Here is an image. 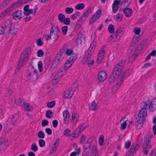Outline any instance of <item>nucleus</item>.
<instances>
[{"label":"nucleus","instance_id":"a211bd4d","mask_svg":"<svg viewBox=\"0 0 156 156\" xmlns=\"http://www.w3.org/2000/svg\"><path fill=\"white\" fill-rule=\"evenodd\" d=\"M144 121L142 120L139 121H138V120H136V122H135V127L137 129H140L142 127Z\"/></svg>","mask_w":156,"mask_h":156},{"label":"nucleus","instance_id":"e433bc0d","mask_svg":"<svg viewBox=\"0 0 156 156\" xmlns=\"http://www.w3.org/2000/svg\"><path fill=\"white\" fill-rule=\"evenodd\" d=\"M81 133V132H80V131H79V129H78L77 128L73 132V136L72 137L75 138L78 137L79 136V134H80Z\"/></svg>","mask_w":156,"mask_h":156},{"label":"nucleus","instance_id":"680f3d73","mask_svg":"<svg viewBox=\"0 0 156 156\" xmlns=\"http://www.w3.org/2000/svg\"><path fill=\"white\" fill-rule=\"evenodd\" d=\"M63 22L65 24L67 25H69L70 24L71 21L69 18H65Z\"/></svg>","mask_w":156,"mask_h":156},{"label":"nucleus","instance_id":"473e14b6","mask_svg":"<svg viewBox=\"0 0 156 156\" xmlns=\"http://www.w3.org/2000/svg\"><path fill=\"white\" fill-rule=\"evenodd\" d=\"M45 115L48 118H51L53 116L54 113L51 111L48 110L46 112Z\"/></svg>","mask_w":156,"mask_h":156},{"label":"nucleus","instance_id":"58836bf2","mask_svg":"<svg viewBox=\"0 0 156 156\" xmlns=\"http://www.w3.org/2000/svg\"><path fill=\"white\" fill-rule=\"evenodd\" d=\"M22 106H23V108L25 110L27 111H30V106L28 102H25L24 104H23V105Z\"/></svg>","mask_w":156,"mask_h":156},{"label":"nucleus","instance_id":"c03bdc74","mask_svg":"<svg viewBox=\"0 0 156 156\" xmlns=\"http://www.w3.org/2000/svg\"><path fill=\"white\" fill-rule=\"evenodd\" d=\"M7 142V140L5 138H0V145L4 144Z\"/></svg>","mask_w":156,"mask_h":156},{"label":"nucleus","instance_id":"aec40b11","mask_svg":"<svg viewBox=\"0 0 156 156\" xmlns=\"http://www.w3.org/2000/svg\"><path fill=\"white\" fill-rule=\"evenodd\" d=\"M59 144V138H57L53 144L54 145V147L53 148V149L52 151H50L51 153H53V152H55L56 151L57 148L58 147Z\"/></svg>","mask_w":156,"mask_h":156},{"label":"nucleus","instance_id":"ddd939ff","mask_svg":"<svg viewBox=\"0 0 156 156\" xmlns=\"http://www.w3.org/2000/svg\"><path fill=\"white\" fill-rule=\"evenodd\" d=\"M149 109L151 112H153L155 110H156V98H154L151 101H150Z\"/></svg>","mask_w":156,"mask_h":156},{"label":"nucleus","instance_id":"412c9836","mask_svg":"<svg viewBox=\"0 0 156 156\" xmlns=\"http://www.w3.org/2000/svg\"><path fill=\"white\" fill-rule=\"evenodd\" d=\"M123 13L127 17L130 16L133 14V12L130 8H125L123 10Z\"/></svg>","mask_w":156,"mask_h":156},{"label":"nucleus","instance_id":"20e7f679","mask_svg":"<svg viewBox=\"0 0 156 156\" xmlns=\"http://www.w3.org/2000/svg\"><path fill=\"white\" fill-rule=\"evenodd\" d=\"M28 71L30 72L29 76H31L30 78L33 81L36 80L38 77V73L37 71L34 69L33 65L31 66L30 69H29Z\"/></svg>","mask_w":156,"mask_h":156},{"label":"nucleus","instance_id":"4468645a","mask_svg":"<svg viewBox=\"0 0 156 156\" xmlns=\"http://www.w3.org/2000/svg\"><path fill=\"white\" fill-rule=\"evenodd\" d=\"M98 77L100 81H103L107 78V73L105 71H100L98 73Z\"/></svg>","mask_w":156,"mask_h":156},{"label":"nucleus","instance_id":"9d476101","mask_svg":"<svg viewBox=\"0 0 156 156\" xmlns=\"http://www.w3.org/2000/svg\"><path fill=\"white\" fill-rule=\"evenodd\" d=\"M85 38L82 33L80 32L78 35V37L76 39V43L77 44H83L85 43Z\"/></svg>","mask_w":156,"mask_h":156},{"label":"nucleus","instance_id":"6e6d98bb","mask_svg":"<svg viewBox=\"0 0 156 156\" xmlns=\"http://www.w3.org/2000/svg\"><path fill=\"white\" fill-rule=\"evenodd\" d=\"M38 66L39 71L40 72H42L43 71L42 63L41 61H40L38 62Z\"/></svg>","mask_w":156,"mask_h":156},{"label":"nucleus","instance_id":"6e6552de","mask_svg":"<svg viewBox=\"0 0 156 156\" xmlns=\"http://www.w3.org/2000/svg\"><path fill=\"white\" fill-rule=\"evenodd\" d=\"M105 47V46H103L100 50L97 58L96 62L97 63H100L103 60L104 58V56L105 55V51L104 50V48Z\"/></svg>","mask_w":156,"mask_h":156},{"label":"nucleus","instance_id":"c9c22d12","mask_svg":"<svg viewBox=\"0 0 156 156\" xmlns=\"http://www.w3.org/2000/svg\"><path fill=\"white\" fill-rule=\"evenodd\" d=\"M85 5L83 3H80L75 6V8L77 10H81L83 9Z\"/></svg>","mask_w":156,"mask_h":156},{"label":"nucleus","instance_id":"2eb2a0df","mask_svg":"<svg viewBox=\"0 0 156 156\" xmlns=\"http://www.w3.org/2000/svg\"><path fill=\"white\" fill-rule=\"evenodd\" d=\"M13 18L15 19H20L22 18L23 15L21 10L15 11L12 14Z\"/></svg>","mask_w":156,"mask_h":156},{"label":"nucleus","instance_id":"774afa93","mask_svg":"<svg viewBox=\"0 0 156 156\" xmlns=\"http://www.w3.org/2000/svg\"><path fill=\"white\" fill-rule=\"evenodd\" d=\"M127 121H128V120L124 121L121 124V128L122 130H124L126 128V122Z\"/></svg>","mask_w":156,"mask_h":156},{"label":"nucleus","instance_id":"49530a36","mask_svg":"<svg viewBox=\"0 0 156 156\" xmlns=\"http://www.w3.org/2000/svg\"><path fill=\"white\" fill-rule=\"evenodd\" d=\"M131 145V141L130 140H128L125 143L124 147L125 148H129Z\"/></svg>","mask_w":156,"mask_h":156},{"label":"nucleus","instance_id":"e2e57ef3","mask_svg":"<svg viewBox=\"0 0 156 156\" xmlns=\"http://www.w3.org/2000/svg\"><path fill=\"white\" fill-rule=\"evenodd\" d=\"M73 52V50L70 49H67L66 50V53L68 55H71Z\"/></svg>","mask_w":156,"mask_h":156},{"label":"nucleus","instance_id":"a18cd8bd","mask_svg":"<svg viewBox=\"0 0 156 156\" xmlns=\"http://www.w3.org/2000/svg\"><path fill=\"white\" fill-rule=\"evenodd\" d=\"M138 56V54H134L129 58V62H133Z\"/></svg>","mask_w":156,"mask_h":156},{"label":"nucleus","instance_id":"bf43d9fd","mask_svg":"<svg viewBox=\"0 0 156 156\" xmlns=\"http://www.w3.org/2000/svg\"><path fill=\"white\" fill-rule=\"evenodd\" d=\"M80 13L79 12H76L74 14L71 16V18L72 20H74L76 18L77 16H80Z\"/></svg>","mask_w":156,"mask_h":156},{"label":"nucleus","instance_id":"0eeeda50","mask_svg":"<svg viewBox=\"0 0 156 156\" xmlns=\"http://www.w3.org/2000/svg\"><path fill=\"white\" fill-rule=\"evenodd\" d=\"M101 12L102 10L101 9L97 10L90 19V23L93 24L97 19H98L101 16Z\"/></svg>","mask_w":156,"mask_h":156},{"label":"nucleus","instance_id":"7c9ffc66","mask_svg":"<svg viewBox=\"0 0 156 156\" xmlns=\"http://www.w3.org/2000/svg\"><path fill=\"white\" fill-rule=\"evenodd\" d=\"M60 62V61L55 58L52 62V66L54 68H56Z\"/></svg>","mask_w":156,"mask_h":156},{"label":"nucleus","instance_id":"09e8293b","mask_svg":"<svg viewBox=\"0 0 156 156\" xmlns=\"http://www.w3.org/2000/svg\"><path fill=\"white\" fill-rule=\"evenodd\" d=\"M37 136L40 138H44L45 136L44 133L43 131H41L38 133Z\"/></svg>","mask_w":156,"mask_h":156},{"label":"nucleus","instance_id":"8fccbe9b","mask_svg":"<svg viewBox=\"0 0 156 156\" xmlns=\"http://www.w3.org/2000/svg\"><path fill=\"white\" fill-rule=\"evenodd\" d=\"M51 37L54 39L55 41L57 40L58 38V34L56 33H53L52 34H51Z\"/></svg>","mask_w":156,"mask_h":156},{"label":"nucleus","instance_id":"5fc2aeb1","mask_svg":"<svg viewBox=\"0 0 156 156\" xmlns=\"http://www.w3.org/2000/svg\"><path fill=\"white\" fill-rule=\"evenodd\" d=\"M43 51L41 49L38 50L37 52V55L38 57H41L44 55Z\"/></svg>","mask_w":156,"mask_h":156},{"label":"nucleus","instance_id":"864d4df0","mask_svg":"<svg viewBox=\"0 0 156 156\" xmlns=\"http://www.w3.org/2000/svg\"><path fill=\"white\" fill-rule=\"evenodd\" d=\"M73 11V9L72 8L67 7L65 9V12L67 14H70Z\"/></svg>","mask_w":156,"mask_h":156},{"label":"nucleus","instance_id":"f03ea898","mask_svg":"<svg viewBox=\"0 0 156 156\" xmlns=\"http://www.w3.org/2000/svg\"><path fill=\"white\" fill-rule=\"evenodd\" d=\"M131 73L132 70L130 69L126 70L124 73L122 74V77L118 79L117 83L115 87L119 88L122 84L123 78L125 77L128 76Z\"/></svg>","mask_w":156,"mask_h":156},{"label":"nucleus","instance_id":"1a4fd4ad","mask_svg":"<svg viewBox=\"0 0 156 156\" xmlns=\"http://www.w3.org/2000/svg\"><path fill=\"white\" fill-rule=\"evenodd\" d=\"M75 90L72 88H70L65 91L63 94V97L65 98H70L73 93Z\"/></svg>","mask_w":156,"mask_h":156},{"label":"nucleus","instance_id":"cd10ccee","mask_svg":"<svg viewBox=\"0 0 156 156\" xmlns=\"http://www.w3.org/2000/svg\"><path fill=\"white\" fill-rule=\"evenodd\" d=\"M125 63L126 61L125 60H122L118 63L116 66L122 70L124 67Z\"/></svg>","mask_w":156,"mask_h":156},{"label":"nucleus","instance_id":"f3484780","mask_svg":"<svg viewBox=\"0 0 156 156\" xmlns=\"http://www.w3.org/2000/svg\"><path fill=\"white\" fill-rule=\"evenodd\" d=\"M150 100L148 99L147 101H143L141 104V109H140L143 110H145L147 111V108L149 106V104L150 103Z\"/></svg>","mask_w":156,"mask_h":156},{"label":"nucleus","instance_id":"79ce46f5","mask_svg":"<svg viewBox=\"0 0 156 156\" xmlns=\"http://www.w3.org/2000/svg\"><path fill=\"white\" fill-rule=\"evenodd\" d=\"M17 32V29L13 28V30L11 29V28L9 30V32H8L7 34H11L13 36Z\"/></svg>","mask_w":156,"mask_h":156},{"label":"nucleus","instance_id":"f704fd0d","mask_svg":"<svg viewBox=\"0 0 156 156\" xmlns=\"http://www.w3.org/2000/svg\"><path fill=\"white\" fill-rule=\"evenodd\" d=\"M92 10L90 7L88 8L86 11L83 14V17H84L86 18H87L88 16L89 13L91 12Z\"/></svg>","mask_w":156,"mask_h":156},{"label":"nucleus","instance_id":"a878e982","mask_svg":"<svg viewBox=\"0 0 156 156\" xmlns=\"http://www.w3.org/2000/svg\"><path fill=\"white\" fill-rule=\"evenodd\" d=\"M64 55L63 52L62 53L61 52L58 53L55 58L61 62L64 58Z\"/></svg>","mask_w":156,"mask_h":156},{"label":"nucleus","instance_id":"3c124183","mask_svg":"<svg viewBox=\"0 0 156 156\" xmlns=\"http://www.w3.org/2000/svg\"><path fill=\"white\" fill-rule=\"evenodd\" d=\"M23 3H25V1L24 0H19L16 2L13 5H16V6H18Z\"/></svg>","mask_w":156,"mask_h":156},{"label":"nucleus","instance_id":"39448f33","mask_svg":"<svg viewBox=\"0 0 156 156\" xmlns=\"http://www.w3.org/2000/svg\"><path fill=\"white\" fill-rule=\"evenodd\" d=\"M147 115V111L140 109L138 115H135L136 120H138V121H140L141 120L145 121Z\"/></svg>","mask_w":156,"mask_h":156},{"label":"nucleus","instance_id":"c756f323","mask_svg":"<svg viewBox=\"0 0 156 156\" xmlns=\"http://www.w3.org/2000/svg\"><path fill=\"white\" fill-rule=\"evenodd\" d=\"M25 101L24 99L22 98H19L15 100L16 103L20 106H23L24 104Z\"/></svg>","mask_w":156,"mask_h":156},{"label":"nucleus","instance_id":"b1692460","mask_svg":"<svg viewBox=\"0 0 156 156\" xmlns=\"http://www.w3.org/2000/svg\"><path fill=\"white\" fill-rule=\"evenodd\" d=\"M99 156L97 148L94 145L92 147L90 156Z\"/></svg>","mask_w":156,"mask_h":156},{"label":"nucleus","instance_id":"603ef678","mask_svg":"<svg viewBox=\"0 0 156 156\" xmlns=\"http://www.w3.org/2000/svg\"><path fill=\"white\" fill-rule=\"evenodd\" d=\"M115 77H116L115 76V75L112 73L109 79V82L111 83L113 82L115 80Z\"/></svg>","mask_w":156,"mask_h":156},{"label":"nucleus","instance_id":"c85d7f7f","mask_svg":"<svg viewBox=\"0 0 156 156\" xmlns=\"http://www.w3.org/2000/svg\"><path fill=\"white\" fill-rule=\"evenodd\" d=\"M77 55V54L76 53L73 54L67 60L73 64L76 59Z\"/></svg>","mask_w":156,"mask_h":156},{"label":"nucleus","instance_id":"f257e3e1","mask_svg":"<svg viewBox=\"0 0 156 156\" xmlns=\"http://www.w3.org/2000/svg\"><path fill=\"white\" fill-rule=\"evenodd\" d=\"M31 53V49L30 47H27L23 52L21 55V58L19 60L18 65V69H20V67L22 66L24 63H26L29 59V55Z\"/></svg>","mask_w":156,"mask_h":156},{"label":"nucleus","instance_id":"f8f14e48","mask_svg":"<svg viewBox=\"0 0 156 156\" xmlns=\"http://www.w3.org/2000/svg\"><path fill=\"white\" fill-rule=\"evenodd\" d=\"M64 117V123L67 124L68 123L70 117L69 112L67 110L64 111L63 112Z\"/></svg>","mask_w":156,"mask_h":156},{"label":"nucleus","instance_id":"ea45409f","mask_svg":"<svg viewBox=\"0 0 156 156\" xmlns=\"http://www.w3.org/2000/svg\"><path fill=\"white\" fill-rule=\"evenodd\" d=\"M108 30L110 33H114L115 31L114 26L112 24H110L108 27Z\"/></svg>","mask_w":156,"mask_h":156},{"label":"nucleus","instance_id":"0e129e2a","mask_svg":"<svg viewBox=\"0 0 156 156\" xmlns=\"http://www.w3.org/2000/svg\"><path fill=\"white\" fill-rule=\"evenodd\" d=\"M34 9H29L24 14L26 16H28L30 14H32L33 12Z\"/></svg>","mask_w":156,"mask_h":156},{"label":"nucleus","instance_id":"5701e85b","mask_svg":"<svg viewBox=\"0 0 156 156\" xmlns=\"http://www.w3.org/2000/svg\"><path fill=\"white\" fill-rule=\"evenodd\" d=\"M92 52L89 53L87 52L85 55L82 61V63L83 64H85V62L90 58Z\"/></svg>","mask_w":156,"mask_h":156},{"label":"nucleus","instance_id":"de8ad7c7","mask_svg":"<svg viewBox=\"0 0 156 156\" xmlns=\"http://www.w3.org/2000/svg\"><path fill=\"white\" fill-rule=\"evenodd\" d=\"M38 147L35 143L33 144L31 146V149L34 151H36L38 150Z\"/></svg>","mask_w":156,"mask_h":156},{"label":"nucleus","instance_id":"393cba45","mask_svg":"<svg viewBox=\"0 0 156 156\" xmlns=\"http://www.w3.org/2000/svg\"><path fill=\"white\" fill-rule=\"evenodd\" d=\"M98 108V105L95 102V101L94 100L91 103L90 106V110L92 111H95L97 110Z\"/></svg>","mask_w":156,"mask_h":156},{"label":"nucleus","instance_id":"9b49d317","mask_svg":"<svg viewBox=\"0 0 156 156\" xmlns=\"http://www.w3.org/2000/svg\"><path fill=\"white\" fill-rule=\"evenodd\" d=\"M12 26V23L9 20H7L4 23L3 27L6 34L9 32Z\"/></svg>","mask_w":156,"mask_h":156},{"label":"nucleus","instance_id":"4c0bfd02","mask_svg":"<svg viewBox=\"0 0 156 156\" xmlns=\"http://www.w3.org/2000/svg\"><path fill=\"white\" fill-rule=\"evenodd\" d=\"M58 18L60 22H63L65 18V16L62 13H59L58 15Z\"/></svg>","mask_w":156,"mask_h":156},{"label":"nucleus","instance_id":"a19ab883","mask_svg":"<svg viewBox=\"0 0 156 156\" xmlns=\"http://www.w3.org/2000/svg\"><path fill=\"white\" fill-rule=\"evenodd\" d=\"M104 140V137L103 135H101L99 138V143L100 146L103 145Z\"/></svg>","mask_w":156,"mask_h":156},{"label":"nucleus","instance_id":"4d7b16f0","mask_svg":"<svg viewBox=\"0 0 156 156\" xmlns=\"http://www.w3.org/2000/svg\"><path fill=\"white\" fill-rule=\"evenodd\" d=\"M134 32L136 35H139L140 32V29L139 27H136L133 30Z\"/></svg>","mask_w":156,"mask_h":156},{"label":"nucleus","instance_id":"69168bd1","mask_svg":"<svg viewBox=\"0 0 156 156\" xmlns=\"http://www.w3.org/2000/svg\"><path fill=\"white\" fill-rule=\"evenodd\" d=\"M48 123L49 122L47 120L44 119L42 121L41 125L42 126L44 127L47 126L48 125Z\"/></svg>","mask_w":156,"mask_h":156},{"label":"nucleus","instance_id":"2f4dec72","mask_svg":"<svg viewBox=\"0 0 156 156\" xmlns=\"http://www.w3.org/2000/svg\"><path fill=\"white\" fill-rule=\"evenodd\" d=\"M9 2V0H5L0 5V8L2 9L6 7Z\"/></svg>","mask_w":156,"mask_h":156},{"label":"nucleus","instance_id":"338daca9","mask_svg":"<svg viewBox=\"0 0 156 156\" xmlns=\"http://www.w3.org/2000/svg\"><path fill=\"white\" fill-rule=\"evenodd\" d=\"M70 131L69 129H67L64 131V135L67 136H70Z\"/></svg>","mask_w":156,"mask_h":156},{"label":"nucleus","instance_id":"72a5a7b5","mask_svg":"<svg viewBox=\"0 0 156 156\" xmlns=\"http://www.w3.org/2000/svg\"><path fill=\"white\" fill-rule=\"evenodd\" d=\"M73 64L71 62L67 60L66 61L64 66V69L65 70H67L69 67H70Z\"/></svg>","mask_w":156,"mask_h":156},{"label":"nucleus","instance_id":"6ab92c4d","mask_svg":"<svg viewBox=\"0 0 156 156\" xmlns=\"http://www.w3.org/2000/svg\"><path fill=\"white\" fill-rule=\"evenodd\" d=\"M19 118V116L18 115L15 114L12 115V117L9 119V122L12 125H14L16 122Z\"/></svg>","mask_w":156,"mask_h":156},{"label":"nucleus","instance_id":"13d9d810","mask_svg":"<svg viewBox=\"0 0 156 156\" xmlns=\"http://www.w3.org/2000/svg\"><path fill=\"white\" fill-rule=\"evenodd\" d=\"M68 27L67 26H65L62 28V33L63 34L66 35Z\"/></svg>","mask_w":156,"mask_h":156},{"label":"nucleus","instance_id":"052dcab7","mask_svg":"<svg viewBox=\"0 0 156 156\" xmlns=\"http://www.w3.org/2000/svg\"><path fill=\"white\" fill-rule=\"evenodd\" d=\"M39 146L41 147H43L45 145V141L42 139H40L39 141Z\"/></svg>","mask_w":156,"mask_h":156},{"label":"nucleus","instance_id":"dca6fc26","mask_svg":"<svg viewBox=\"0 0 156 156\" xmlns=\"http://www.w3.org/2000/svg\"><path fill=\"white\" fill-rule=\"evenodd\" d=\"M140 147V145L137 144L136 145H132L128 152L130 154H133L136 153V151L138 150Z\"/></svg>","mask_w":156,"mask_h":156},{"label":"nucleus","instance_id":"37998d69","mask_svg":"<svg viewBox=\"0 0 156 156\" xmlns=\"http://www.w3.org/2000/svg\"><path fill=\"white\" fill-rule=\"evenodd\" d=\"M55 104V102L54 101H53L47 103V106L48 108H53Z\"/></svg>","mask_w":156,"mask_h":156},{"label":"nucleus","instance_id":"4be33fe9","mask_svg":"<svg viewBox=\"0 0 156 156\" xmlns=\"http://www.w3.org/2000/svg\"><path fill=\"white\" fill-rule=\"evenodd\" d=\"M122 70L121 69L116 66L114 68L112 73L115 76H119Z\"/></svg>","mask_w":156,"mask_h":156},{"label":"nucleus","instance_id":"bb28decb","mask_svg":"<svg viewBox=\"0 0 156 156\" xmlns=\"http://www.w3.org/2000/svg\"><path fill=\"white\" fill-rule=\"evenodd\" d=\"M93 137H91L87 141V142L85 143V145L83 146L84 148L86 149H87L90 147L91 145L89 141H92L93 140Z\"/></svg>","mask_w":156,"mask_h":156},{"label":"nucleus","instance_id":"423d86ee","mask_svg":"<svg viewBox=\"0 0 156 156\" xmlns=\"http://www.w3.org/2000/svg\"><path fill=\"white\" fill-rule=\"evenodd\" d=\"M124 28L122 27H118L114 35L117 40H119L120 37L122 36L125 32Z\"/></svg>","mask_w":156,"mask_h":156},{"label":"nucleus","instance_id":"7ed1b4c3","mask_svg":"<svg viewBox=\"0 0 156 156\" xmlns=\"http://www.w3.org/2000/svg\"><path fill=\"white\" fill-rule=\"evenodd\" d=\"M151 136H149L148 137H146L144 141L145 145H143V147H144L143 151L144 153L146 155L147 154L149 149L151 147Z\"/></svg>","mask_w":156,"mask_h":156}]
</instances>
